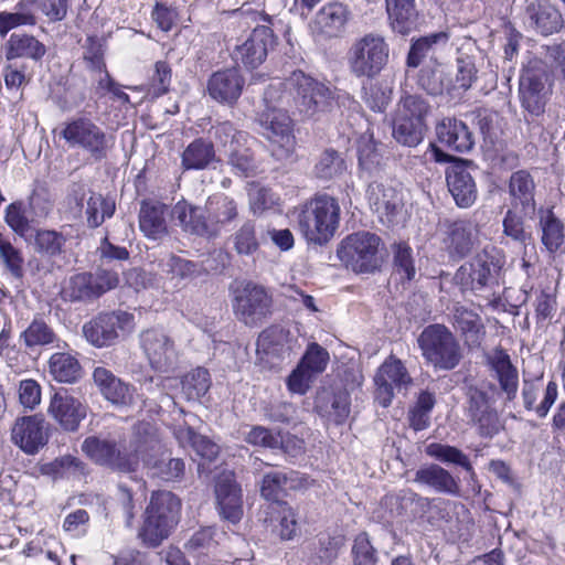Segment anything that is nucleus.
<instances>
[{"label":"nucleus","mask_w":565,"mask_h":565,"mask_svg":"<svg viewBox=\"0 0 565 565\" xmlns=\"http://www.w3.org/2000/svg\"><path fill=\"white\" fill-rule=\"evenodd\" d=\"M425 452L430 458L440 462L463 468L469 473L471 480L476 478V472L468 456L460 449L446 444L431 443L426 446Z\"/></svg>","instance_id":"nucleus-49"},{"label":"nucleus","mask_w":565,"mask_h":565,"mask_svg":"<svg viewBox=\"0 0 565 565\" xmlns=\"http://www.w3.org/2000/svg\"><path fill=\"white\" fill-rule=\"evenodd\" d=\"M205 209L213 237L220 234L222 227L228 225L238 216L237 203L225 195L210 196L205 203Z\"/></svg>","instance_id":"nucleus-37"},{"label":"nucleus","mask_w":565,"mask_h":565,"mask_svg":"<svg viewBox=\"0 0 565 565\" xmlns=\"http://www.w3.org/2000/svg\"><path fill=\"white\" fill-rule=\"evenodd\" d=\"M231 241L239 256H253L259 248L255 223L249 220L244 222L231 236Z\"/></svg>","instance_id":"nucleus-55"},{"label":"nucleus","mask_w":565,"mask_h":565,"mask_svg":"<svg viewBox=\"0 0 565 565\" xmlns=\"http://www.w3.org/2000/svg\"><path fill=\"white\" fill-rule=\"evenodd\" d=\"M93 381L100 394L110 403L126 405L131 399L128 384L117 377L110 370L97 366L93 371Z\"/></svg>","instance_id":"nucleus-35"},{"label":"nucleus","mask_w":565,"mask_h":565,"mask_svg":"<svg viewBox=\"0 0 565 565\" xmlns=\"http://www.w3.org/2000/svg\"><path fill=\"white\" fill-rule=\"evenodd\" d=\"M467 416L482 436H491L499 430V415L488 393L470 386L468 390Z\"/></svg>","instance_id":"nucleus-20"},{"label":"nucleus","mask_w":565,"mask_h":565,"mask_svg":"<svg viewBox=\"0 0 565 565\" xmlns=\"http://www.w3.org/2000/svg\"><path fill=\"white\" fill-rule=\"evenodd\" d=\"M62 136L70 146L86 150L95 159L106 157L108 138L90 119L78 118L70 121L63 129Z\"/></svg>","instance_id":"nucleus-15"},{"label":"nucleus","mask_w":565,"mask_h":565,"mask_svg":"<svg viewBox=\"0 0 565 565\" xmlns=\"http://www.w3.org/2000/svg\"><path fill=\"white\" fill-rule=\"evenodd\" d=\"M542 243L551 253L557 250L564 242V225L551 210H540Z\"/></svg>","instance_id":"nucleus-50"},{"label":"nucleus","mask_w":565,"mask_h":565,"mask_svg":"<svg viewBox=\"0 0 565 565\" xmlns=\"http://www.w3.org/2000/svg\"><path fill=\"white\" fill-rule=\"evenodd\" d=\"M504 257L493 246H487L469 262L463 263L455 274V281L463 290H493L500 285Z\"/></svg>","instance_id":"nucleus-3"},{"label":"nucleus","mask_w":565,"mask_h":565,"mask_svg":"<svg viewBox=\"0 0 565 565\" xmlns=\"http://www.w3.org/2000/svg\"><path fill=\"white\" fill-rule=\"evenodd\" d=\"M525 21L542 35L558 32L563 26L559 11L547 0H533L525 8Z\"/></svg>","instance_id":"nucleus-27"},{"label":"nucleus","mask_w":565,"mask_h":565,"mask_svg":"<svg viewBox=\"0 0 565 565\" xmlns=\"http://www.w3.org/2000/svg\"><path fill=\"white\" fill-rule=\"evenodd\" d=\"M388 45L375 34L356 40L348 52L350 72L356 77L373 78L381 73L388 61Z\"/></svg>","instance_id":"nucleus-9"},{"label":"nucleus","mask_w":565,"mask_h":565,"mask_svg":"<svg viewBox=\"0 0 565 565\" xmlns=\"http://www.w3.org/2000/svg\"><path fill=\"white\" fill-rule=\"evenodd\" d=\"M173 213L184 232L206 238L213 237L210 231V221L205 205L196 206L184 201L178 202Z\"/></svg>","instance_id":"nucleus-33"},{"label":"nucleus","mask_w":565,"mask_h":565,"mask_svg":"<svg viewBox=\"0 0 565 565\" xmlns=\"http://www.w3.org/2000/svg\"><path fill=\"white\" fill-rule=\"evenodd\" d=\"M449 40V33L440 31L416 40L409 50L407 65L417 67L424 57L435 52L437 46H445Z\"/></svg>","instance_id":"nucleus-54"},{"label":"nucleus","mask_w":565,"mask_h":565,"mask_svg":"<svg viewBox=\"0 0 565 565\" xmlns=\"http://www.w3.org/2000/svg\"><path fill=\"white\" fill-rule=\"evenodd\" d=\"M67 237L63 232L38 230L34 236V248L38 253L55 257L64 253Z\"/></svg>","instance_id":"nucleus-57"},{"label":"nucleus","mask_w":565,"mask_h":565,"mask_svg":"<svg viewBox=\"0 0 565 565\" xmlns=\"http://www.w3.org/2000/svg\"><path fill=\"white\" fill-rule=\"evenodd\" d=\"M157 434L153 426L141 422L135 425L129 451L122 452L114 440L89 436L82 444V451L95 463L120 472H134L139 466V454L154 450Z\"/></svg>","instance_id":"nucleus-1"},{"label":"nucleus","mask_w":565,"mask_h":565,"mask_svg":"<svg viewBox=\"0 0 565 565\" xmlns=\"http://www.w3.org/2000/svg\"><path fill=\"white\" fill-rule=\"evenodd\" d=\"M259 122L269 142L271 156L278 161H294L296 137L292 119L287 111L267 105V109L260 114Z\"/></svg>","instance_id":"nucleus-8"},{"label":"nucleus","mask_w":565,"mask_h":565,"mask_svg":"<svg viewBox=\"0 0 565 565\" xmlns=\"http://www.w3.org/2000/svg\"><path fill=\"white\" fill-rule=\"evenodd\" d=\"M414 481L427 486L438 493L460 494L458 480L448 470L436 463L420 467L415 473Z\"/></svg>","instance_id":"nucleus-34"},{"label":"nucleus","mask_w":565,"mask_h":565,"mask_svg":"<svg viewBox=\"0 0 565 565\" xmlns=\"http://www.w3.org/2000/svg\"><path fill=\"white\" fill-rule=\"evenodd\" d=\"M19 341L29 351L53 345L58 341L53 328L43 318L35 317L31 323L20 333Z\"/></svg>","instance_id":"nucleus-44"},{"label":"nucleus","mask_w":565,"mask_h":565,"mask_svg":"<svg viewBox=\"0 0 565 565\" xmlns=\"http://www.w3.org/2000/svg\"><path fill=\"white\" fill-rule=\"evenodd\" d=\"M362 89V98L373 111L382 113L391 103L393 90L387 82H369L363 85Z\"/></svg>","instance_id":"nucleus-56"},{"label":"nucleus","mask_w":565,"mask_h":565,"mask_svg":"<svg viewBox=\"0 0 565 565\" xmlns=\"http://www.w3.org/2000/svg\"><path fill=\"white\" fill-rule=\"evenodd\" d=\"M288 332L278 326L264 330L257 339V353L265 356L279 358L288 353Z\"/></svg>","instance_id":"nucleus-47"},{"label":"nucleus","mask_w":565,"mask_h":565,"mask_svg":"<svg viewBox=\"0 0 565 565\" xmlns=\"http://www.w3.org/2000/svg\"><path fill=\"white\" fill-rule=\"evenodd\" d=\"M347 170V166L341 156L331 149L321 153L315 166V174L322 180H331L342 175Z\"/></svg>","instance_id":"nucleus-60"},{"label":"nucleus","mask_w":565,"mask_h":565,"mask_svg":"<svg viewBox=\"0 0 565 565\" xmlns=\"http://www.w3.org/2000/svg\"><path fill=\"white\" fill-rule=\"evenodd\" d=\"M521 207L511 206L503 217V233L515 242L524 243L529 234L524 227Z\"/></svg>","instance_id":"nucleus-64"},{"label":"nucleus","mask_w":565,"mask_h":565,"mask_svg":"<svg viewBox=\"0 0 565 565\" xmlns=\"http://www.w3.org/2000/svg\"><path fill=\"white\" fill-rule=\"evenodd\" d=\"M418 84L430 95L437 96L446 93L456 96L454 90V74L448 67L440 64L435 67L423 68L418 77Z\"/></svg>","instance_id":"nucleus-42"},{"label":"nucleus","mask_w":565,"mask_h":565,"mask_svg":"<svg viewBox=\"0 0 565 565\" xmlns=\"http://www.w3.org/2000/svg\"><path fill=\"white\" fill-rule=\"evenodd\" d=\"M62 297L68 301H87L97 298L94 285L93 274H76L64 281L62 287Z\"/></svg>","instance_id":"nucleus-52"},{"label":"nucleus","mask_w":565,"mask_h":565,"mask_svg":"<svg viewBox=\"0 0 565 565\" xmlns=\"http://www.w3.org/2000/svg\"><path fill=\"white\" fill-rule=\"evenodd\" d=\"M452 323L468 348L478 349L481 347L486 338V327L479 313L465 306L457 305L452 311Z\"/></svg>","instance_id":"nucleus-30"},{"label":"nucleus","mask_w":565,"mask_h":565,"mask_svg":"<svg viewBox=\"0 0 565 565\" xmlns=\"http://www.w3.org/2000/svg\"><path fill=\"white\" fill-rule=\"evenodd\" d=\"M182 391L186 399H198L210 388L211 381L207 370L198 367L188 373L181 381Z\"/></svg>","instance_id":"nucleus-61"},{"label":"nucleus","mask_w":565,"mask_h":565,"mask_svg":"<svg viewBox=\"0 0 565 565\" xmlns=\"http://www.w3.org/2000/svg\"><path fill=\"white\" fill-rule=\"evenodd\" d=\"M423 358L436 370L450 371L462 359L460 343L445 324H429L417 339Z\"/></svg>","instance_id":"nucleus-5"},{"label":"nucleus","mask_w":565,"mask_h":565,"mask_svg":"<svg viewBox=\"0 0 565 565\" xmlns=\"http://www.w3.org/2000/svg\"><path fill=\"white\" fill-rule=\"evenodd\" d=\"M477 231L469 221H455L447 226L443 244L451 258L461 259L473 248Z\"/></svg>","instance_id":"nucleus-29"},{"label":"nucleus","mask_w":565,"mask_h":565,"mask_svg":"<svg viewBox=\"0 0 565 565\" xmlns=\"http://www.w3.org/2000/svg\"><path fill=\"white\" fill-rule=\"evenodd\" d=\"M134 328V317L130 313L118 311L99 313L83 326L85 339L96 348L113 345L116 341Z\"/></svg>","instance_id":"nucleus-11"},{"label":"nucleus","mask_w":565,"mask_h":565,"mask_svg":"<svg viewBox=\"0 0 565 565\" xmlns=\"http://www.w3.org/2000/svg\"><path fill=\"white\" fill-rule=\"evenodd\" d=\"M391 24L401 34L408 33L416 22L414 0H385Z\"/></svg>","instance_id":"nucleus-45"},{"label":"nucleus","mask_w":565,"mask_h":565,"mask_svg":"<svg viewBox=\"0 0 565 565\" xmlns=\"http://www.w3.org/2000/svg\"><path fill=\"white\" fill-rule=\"evenodd\" d=\"M275 42L273 30L267 25H258L239 45H236L233 58L247 68H256L264 63Z\"/></svg>","instance_id":"nucleus-18"},{"label":"nucleus","mask_w":565,"mask_h":565,"mask_svg":"<svg viewBox=\"0 0 565 565\" xmlns=\"http://www.w3.org/2000/svg\"><path fill=\"white\" fill-rule=\"evenodd\" d=\"M46 53L45 45L36 38L25 33H13L6 43L7 60H41Z\"/></svg>","instance_id":"nucleus-41"},{"label":"nucleus","mask_w":565,"mask_h":565,"mask_svg":"<svg viewBox=\"0 0 565 565\" xmlns=\"http://www.w3.org/2000/svg\"><path fill=\"white\" fill-rule=\"evenodd\" d=\"M284 86L292 97L296 109L303 117L311 118L324 113L331 104V89L301 71L292 72Z\"/></svg>","instance_id":"nucleus-7"},{"label":"nucleus","mask_w":565,"mask_h":565,"mask_svg":"<svg viewBox=\"0 0 565 565\" xmlns=\"http://www.w3.org/2000/svg\"><path fill=\"white\" fill-rule=\"evenodd\" d=\"M366 196L371 209L383 224L394 225L398 222L404 203L402 193L392 182L374 181L370 183Z\"/></svg>","instance_id":"nucleus-16"},{"label":"nucleus","mask_w":565,"mask_h":565,"mask_svg":"<svg viewBox=\"0 0 565 565\" xmlns=\"http://www.w3.org/2000/svg\"><path fill=\"white\" fill-rule=\"evenodd\" d=\"M216 161L213 142L198 138L183 150L181 166L184 170H203Z\"/></svg>","instance_id":"nucleus-43"},{"label":"nucleus","mask_w":565,"mask_h":565,"mask_svg":"<svg viewBox=\"0 0 565 565\" xmlns=\"http://www.w3.org/2000/svg\"><path fill=\"white\" fill-rule=\"evenodd\" d=\"M295 214L298 230L306 241L323 245L339 226L340 205L334 198L320 194L297 207Z\"/></svg>","instance_id":"nucleus-2"},{"label":"nucleus","mask_w":565,"mask_h":565,"mask_svg":"<svg viewBox=\"0 0 565 565\" xmlns=\"http://www.w3.org/2000/svg\"><path fill=\"white\" fill-rule=\"evenodd\" d=\"M535 183L532 175L525 170H519L511 174L509 180V194L511 206L521 207L524 214L535 210Z\"/></svg>","instance_id":"nucleus-38"},{"label":"nucleus","mask_w":565,"mask_h":565,"mask_svg":"<svg viewBox=\"0 0 565 565\" xmlns=\"http://www.w3.org/2000/svg\"><path fill=\"white\" fill-rule=\"evenodd\" d=\"M486 363L490 376L498 382L500 392L505 395V401H513L519 390V372L510 355L503 349L495 348L486 354Z\"/></svg>","instance_id":"nucleus-21"},{"label":"nucleus","mask_w":565,"mask_h":565,"mask_svg":"<svg viewBox=\"0 0 565 565\" xmlns=\"http://www.w3.org/2000/svg\"><path fill=\"white\" fill-rule=\"evenodd\" d=\"M353 565H376L377 551L365 532L358 534L352 545Z\"/></svg>","instance_id":"nucleus-63"},{"label":"nucleus","mask_w":565,"mask_h":565,"mask_svg":"<svg viewBox=\"0 0 565 565\" xmlns=\"http://www.w3.org/2000/svg\"><path fill=\"white\" fill-rule=\"evenodd\" d=\"M159 266L166 280L175 289L183 288L188 281L195 278L199 274L195 263L173 254L163 257Z\"/></svg>","instance_id":"nucleus-39"},{"label":"nucleus","mask_w":565,"mask_h":565,"mask_svg":"<svg viewBox=\"0 0 565 565\" xmlns=\"http://www.w3.org/2000/svg\"><path fill=\"white\" fill-rule=\"evenodd\" d=\"M393 136L403 146L416 147L424 138V121L397 115L393 126Z\"/></svg>","instance_id":"nucleus-51"},{"label":"nucleus","mask_w":565,"mask_h":565,"mask_svg":"<svg viewBox=\"0 0 565 565\" xmlns=\"http://www.w3.org/2000/svg\"><path fill=\"white\" fill-rule=\"evenodd\" d=\"M343 545L344 539L341 535H319L309 565H328Z\"/></svg>","instance_id":"nucleus-58"},{"label":"nucleus","mask_w":565,"mask_h":565,"mask_svg":"<svg viewBox=\"0 0 565 565\" xmlns=\"http://www.w3.org/2000/svg\"><path fill=\"white\" fill-rule=\"evenodd\" d=\"M477 78V68L471 56L462 55L457 58V73L454 76L455 95L469 89Z\"/></svg>","instance_id":"nucleus-62"},{"label":"nucleus","mask_w":565,"mask_h":565,"mask_svg":"<svg viewBox=\"0 0 565 565\" xmlns=\"http://www.w3.org/2000/svg\"><path fill=\"white\" fill-rule=\"evenodd\" d=\"M244 78L238 70L227 68L215 72L207 82V92L217 103L233 106L242 95Z\"/></svg>","instance_id":"nucleus-25"},{"label":"nucleus","mask_w":565,"mask_h":565,"mask_svg":"<svg viewBox=\"0 0 565 565\" xmlns=\"http://www.w3.org/2000/svg\"><path fill=\"white\" fill-rule=\"evenodd\" d=\"M350 11L341 2L324 4L315 15L310 26L315 34L323 38H335L349 21Z\"/></svg>","instance_id":"nucleus-26"},{"label":"nucleus","mask_w":565,"mask_h":565,"mask_svg":"<svg viewBox=\"0 0 565 565\" xmlns=\"http://www.w3.org/2000/svg\"><path fill=\"white\" fill-rule=\"evenodd\" d=\"M215 495L221 515L236 523L243 515L241 488L231 471L222 472L215 483Z\"/></svg>","instance_id":"nucleus-24"},{"label":"nucleus","mask_w":565,"mask_h":565,"mask_svg":"<svg viewBox=\"0 0 565 565\" xmlns=\"http://www.w3.org/2000/svg\"><path fill=\"white\" fill-rule=\"evenodd\" d=\"M543 73L531 68L523 72L520 78L519 96L522 107L532 116H541L545 111L548 89L543 81Z\"/></svg>","instance_id":"nucleus-23"},{"label":"nucleus","mask_w":565,"mask_h":565,"mask_svg":"<svg viewBox=\"0 0 565 565\" xmlns=\"http://www.w3.org/2000/svg\"><path fill=\"white\" fill-rule=\"evenodd\" d=\"M178 386L179 382L174 377H150L146 380L141 385L145 406L157 413L174 408L177 404L171 392Z\"/></svg>","instance_id":"nucleus-28"},{"label":"nucleus","mask_w":565,"mask_h":565,"mask_svg":"<svg viewBox=\"0 0 565 565\" xmlns=\"http://www.w3.org/2000/svg\"><path fill=\"white\" fill-rule=\"evenodd\" d=\"M210 135L220 150L228 157L230 164L242 174L254 169L253 153L246 146L247 134L237 130L230 121L218 122L210 130Z\"/></svg>","instance_id":"nucleus-10"},{"label":"nucleus","mask_w":565,"mask_h":565,"mask_svg":"<svg viewBox=\"0 0 565 565\" xmlns=\"http://www.w3.org/2000/svg\"><path fill=\"white\" fill-rule=\"evenodd\" d=\"M139 343L154 371L167 373L174 370L178 362L175 344L162 329L151 328L142 331Z\"/></svg>","instance_id":"nucleus-13"},{"label":"nucleus","mask_w":565,"mask_h":565,"mask_svg":"<svg viewBox=\"0 0 565 565\" xmlns=\"http://www.w3.org/2000/svg\"><path fill=\"white\" fill-rule=\"evenodd\" d=\"M438 141L455 152L470 151L475 145L472 132L468 126L456 118H444L436 126Z\"/></svg>","instance_id":"nucleus-32"},{"label":"nucleus","mask_w":565,"mask_h":565,"mask_svg":"<svg viewBox=\"0 0 565 565\" xmlns=\"http://www.w3.org/2000/svg\"><path fill=\"white\" fill-rule=\"evenodd\" d=\"M174 435L181 446L191 447L203 460L211 462L218 455L220 448L216 444L209 438L196 434L189 426H180L175 429Z\"/></svg>","instance_id":"nucleus-46"},{"label":"nucleus","mask_w":565,"mask_h":565,"mask_svg":"<svg viewBox=\"0 0 565 565\" xmlns=\"http://www.w3.org/2000/svg\"><path fill=\"white\" fill-rule=\"evenodd\" d=\"M82 58L88 72L104 71L106 67V41L97 36H87L82 44Z\"/></svg>","instance_id":"nucleus-59"},{"label":"nucleus","mask_w":565,"mask_h":565,"mask_svg":"<svg viewBox=\"0 0 565 565\" xmlns=\"http://www.w3.org/2000/svg\"><path fill=\"white\" fill-rule=\"evenodd\" d=\"M298 480L296 471H270L263 478L260 493L265 499L276 501L287 488H295Z\"/></svg>","instance_id":"nucleus-53"},{"label":"nucleus","mask_w":565,"mask_h":565,"mask_svg":"<svg viewBox=\"0 0 565 565\" xmlns=\"http://www.w3.org/2000/svg\"><path fill=\"white\" fill-rule=\"evenodd\" d=\"M70 200L73 201L79 210L86 204L85 214L87 225L92 228L100 226L106 218H109L115 213V202L110 199L104 198L102 194L87 190L82 184H75L70 194Z\"/></svg>","instance_id":"nucleus-22"},{"label":"nucleus","mask_w":565,"mask_h":565,"mask_svg":"<svg viewBox=\"0 0 565 565\" xmlns=\"http://www.w3.org/2000/svg\"><path fill=\"white\" fill-rule=\"evenodd\" d=\"M447 186L459 207L471 206L477 199L476 182L462 163L454 164L446 172Z\"/></svg>","instance_id":"nucleus-31"},{"label":"nucleus","mask_w":565,"mask_h":565,"mask_svg":"<svg viewBox=\"0 0 565 565\" xmlns=\"http://www.w3.org/2000/svg\"><path fill=\"white\" fill-rule=\"evenodd\" d=\"M47 414L63 430L74 433L87 415V405L68 391L61 390L52 395Z\"/></svg>","instance_id":"nucleus-19"},{"label":"nucleus","mask_w":565,"mask_h":565,"mask_svg":"<svg viewBox=\"0 0 565 565\" xmlns=\"http://www.w3.org/2000/svg\"><path fill=\"white\" fill-rule=\"evenodd\" d=\"M384 245L380 236L358 232L347 236L338 248V257L354 273H374L383 262Z\"/></svg>","instance_id":"nucleus-6"},{"label":"nucleus","mask_w":565,"mask_h":565,"mask_svg":"<svg viewBox=\"0 0 565 565\" xmlns=\"http://www.w3.org/2000/svg\"><path fill=\"white\" fill-rule=\"evenodd\" d=\"M49 371L53 379L61 383H74L82 376V366L78 360L66 352L51 355Z\"/></svg>","instance_id":"nucleus-48"},{"label":"nucleus","mask_w":565,"mask_h":565,"mask_svg":"<svg viewBox=\"0 0 565 565\" xmlns=\"http://www.w3.org/2000/svg\"><path fill=\"white\" fill-rule=\"evenodd\" d=\"M180 508V500L172 492L158 491L152 493L139 533L142 541L152 547L160 545L178 523Z\"/></svg>","instance_id":"nucleus-4"},{"label":"nucleus","mask_w":565,"mask_h":565,"mask_svg":"<svg viewBox=\"0 0 565 565\" xmlns=\"http://www.w3.org/2000/svg\"><path fill=\"white\" fill-rule=\"evenodd\" d=\"M139 228L150 239H161L168 233L166 207L159 203L143 202L139 212Z\"/></svg>","instance_id":"nucleus-40"},{"label":"nucleus","mask_w":565,"mask_h":565,"mask_svg":"<svg viewBox=\"0 0 565 565\" xmlns=\"http://www.w3.org/2000/svg\"><path fill=\"white\" fill-rule=\"evenodd\" d=\"M49 437V424L38 414L17 418L11 429L13 444L28 455L39 452L47 444Z\"/></svg>","instance_id":"nucleus-17"},{"label":"nucleus","mask_w":565,"mask_h":565,"mask_svg":"<svg viewBox=\"0 0 565 565\" xmlns=\"http://www.w3.org/2000/svg\"><path fill=\"white\" fill-rule=\"evenodd\" d=\"M160 449L159 440L157 439V447L154 450L139 454V461L142 460L143 465L149 469L151 477L159 478L164 481H179L183 478L185 472V463L180 458H160L154 459V455Z\"/></svg>","instance_id":"nucleus-36"},{"label":"nucleus","mask_w":565,"mask_h":565,"mask_svg":"<svg viewBox=\"0 0 565 565\" xmlns=\"http://www.w3.org/2000/svg\"><path fill=\"white\" fill-rule=\"evenodd\" d=\"M273 299L263 287L252 282L235 291L233 311L246 326H257L271 313Z\"/></svg>","instance_id":"nucleus-12"},{"label":"nucleus","mask_w":565,"mask_h":565,"mask_svg":"<svg viewBox=\"0 0 565 565\" xmlns=\"http://www.w3.org/2000/svg\"><path fill=\"white\" fill-rule=\"evenodd\" d=\"M413 384L404 363L394 355H390L377 369L374 375L375 401L382 407H388L394 397V391H407Z\"/></svg>","instance_id":"nucleus-14"}]
</instances>
